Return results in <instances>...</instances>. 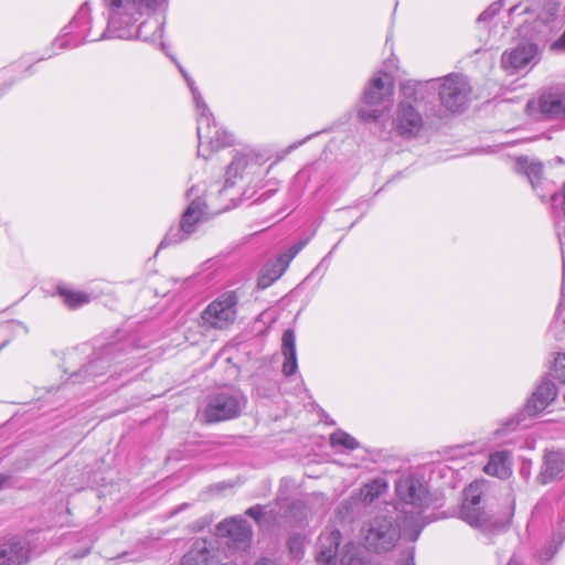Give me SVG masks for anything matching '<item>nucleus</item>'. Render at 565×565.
I'll return each mask as SVG.
<instances>
[{
	"instance_id": "obj_30",
	"label": "nucleus",
	"mask_w": 565,
	"mask_h": 565,
	"mask_svg": "<svg viewBox=\"0 0 565 565\" xmlns=\"http://www.w3.org/2000/svg\"><path fill=\"white\" fill-rule=\"evenodd\" d=\"M387 488V484L382 479H375L365 484L360 492L362 501L367 504L379 498Z\"/></svg>"
},
{
	"instance_id": "obj_51",
	"label": "nucleus",
	"mask_w": 565,
	"mask_h": 565,
	"mask_svg": "<svg viewBox=\"0 0 565 565\" xmlns=\"http://www.w3.org/2000/svg\"><path fill=\"white\" fill-rule=\"evenodd\" d=\"M15 324L21 328L23 327L21 322H17Z\"/></svg>"
},
{
	"instance_id": "obj_50",
	"label": "nucleus",
	"mask_w": 565,
	"mask_h": 565,
	"mask_svg": "<svg viewBox=\"0 0 565 565\" xmlns=\"http://www.w3.org/2000/svg\"><path fill=\"white\" fill-rule=\"evenodd\" d=\"M221 565H237V564H235V563H233V562H227V563H223V564H221Z\"/></svg>"
},
{
	"instance_id": "obj_41",
	"label": "nucleus",
	"mask_w": 565,
	"mask_h": 565,
	"mask_svg": "<svg viewBox=\"0 0 565 565\" xmlns=\"http://www.w3.org/2000/svg\"><path fill=\"white\" fill-rule=\"evenodd\" d=\"M531 470H532V461L524 460L520 467L519 473L525 481H527L531 477Z\"/></svg>"
},
{
	"instance_id": "obj_19",
	"label": "nucleus",
	"mask_w": 565,
	"mask_h": 565,
	"mask_svg": "<svg viewBox=\"0 0 565 565\" xmlns=\"http://www.w3.org/2000/svg\"><path fill=\"white\" fill-rule=\"evenodd\" d=\"M220 563V551L215 542L198 539L182 556L180 565H217Z\"/></svg>"
},
{
	"instance_id": "obj_29",
	"label": "nucleus",
	"mask_w": 565,
	"mask_h": 565,
	"mask_svg": "<svg viewBox=\"0 0 565 565\" xmlns=\"http://www.w3.org/2000/svg\"><path fill=\"white\" fill-rule=\"evenodd\" d=\"M58 295L62 297L64 303L72 309H76L88 303L90 300L87 294L75 291L66 287H58Z\"/></svg>"
},
{
	"instance_id": "obj_43",
	"label": "nucleus",
	"mask_w": 565,
	"mask_h": 565,
	"mask_svg": "<svg viewBox=\"0 0 565 565\" xmlns=\"http://www.w3.org/2000/svg\"><path fill=\"white\" fill-rule=\"evenodd\" d=\"M338 247V244H335L331 250L328 253V255H326L322 260L319 263V265L315 268V270H319L322 266H328V263L330 260V257L331 255L333 254V252L337 249Z\"/></svg>"
},
{
	"instance_id": "obj_7",
	"label": "nucleus",
	"mask_w": 565,
	"mask_h": 565,
	"mask_svg": "<svg viewBox=\"0 0 565 565\" xmlns=\"http://www.w3.org/2000/svg\"><path fill=\"white\" fill-rule=\"evenodd\" d=\"M185 196L189 201V205L182 213L179 225L169 228L159 248L184 242L198 231L200 225L207 221L210 212L205 198V184L191 186L186 191Z\"/></svg>"
},
{
	"instance_id": "obj_14",
	"label": "nucleus",
	"mask_w": 565,
	"mask_h": 565,
	"mask_svg": "<svg viewBox=\"0 0 565 565\" xmlns=\"http://www.w3.org/2000/svg\"><path fill=\"white\" fill-rule=\"evenodd\" d=\"M128 344L125 342H109L100 348L96 358L92 360L79 373L72 375V382L75 383L83 375H90L93 377L105 374L111 366L125 364L120 371L125 369H132L136 363L131 360L135 358L128 356Z\"/></svg>"
},
{
	"instance_id": "obj_2",
	"label": "nucleus",
	"mask_w": 565,
	"mask_h": 565,
	"mask_svg": "<svg viewBox=\"0 0 565 565\" xmlns=\"http://www.w3.org/2000/svg\"><path fill=\"white\" fill-rule=\"evenodd\" d=\"M437 79H408L401 84V100L392 115L391 131L403 139H413L424 129V117L418 105L436 88Z\"/></svg>"
},
{
	"instance_id": "obj_8",
	"label": "nucleus",
	"mask_w": 565,
	"mask_h": 565,
	"mask_svg": "<svg viewBox=\"0 0 565 565\" xmlns=\"http://www.w3.org/2000/svg\"><path fill=\"white\" fill-rule=\"evenodd\" d=\"M487 490V481H473L465 489L463 501L460 508V519L481 532H492L503 525L502 521L497 520L484 505Z\"/></svg>"
},
{
	"instance_id": "obj_49",
	"label": "nucleus",
	"mask_w": 565,
	"mask_h": 565,
	"mask_svg": "<svg viewBox=\"0 0 565 565\" xmlns=\"http://www.w3.org/2000/svg\"><path fill=\"white\" fill-rule=\"evenodd\" d=\"M9 341H4L3 343L0 344V351L8 344Z\"/></svg>"
},
{
	"instance_id": "obj_34",
	"label": "nucleus",
	"mask_w": 565,
	"mask_h": 565,
	"mask_svg": "<svg viewBox=\"0 0 565 565\" xmlns=\"http://www.w3.org/2000/svg\"><path fill=\"white\" fill-rule=\"evenodd\" d=\"M561 250H563L561 248ZM563 256V282H562V298L561 302L557 307L555 320L556 322H561L565 326V245H564V252H562Z\"/></svg>"
},
{
	"instance_id": "obj_52",
	"label": "nucleus",
	"mask_w": 565,
	"mask_h": 565,
	"mask_svg": "<svg viewBox=\"0 0 565 565\" xmlns=\"http://www.w3.org/2000/svg\"><path fill=\"white\" fill-rule=\"evenodd\" d=\"M512 509H514V505L512 507ZM512 511H513V510H511V511L509 512V515H512Z\"/></svg>"
},
{
	"instance_id": "obj_18",
	"label": "nucleus",
	"mask_w": 565,
	"mask_h": 565,
	"mask_svg": "<svg viewBox=\"0 0 565 565\" xmlns=\"http://www.w3.org/2000/svg\"><path fill=\"white\" fill-rule=\"evenodd\" d=\"M237 302L238 297L235 291L223 292L204 309L203 321L215 329L228 327L236 319Z\"/></svg>"
},
{
	"instance_id": "obj_23",
	"label": "nucleus",
	"mask_w": 565,
	"mask_h": 565,
	"mask_svg": "<svg viewBox=\"0 0 565 565\" xmlns=\"http://www.w3.org/2000/svg\"><path fill=\"white\" fill-rule=\"evenodd\" d=\"M483 471L500 479L509 478L512 475V452L505 449L491 452Z\"/></svg>"
},
{
	"instance_id": "obj_33",
	"label": "nucleus",
	"mask_w": 565,
	"mask_h": 565,
	"mask_svg": "<svg viewBox=\"0 0 565 565\" xmlns=\"http://www.w3.org/2000/svg\"><path fill=\"white\" fill-rule=\"evenodd\" d=\"M178 67H179L180 73L182 74L184 81L186 82L189 89L191 90L194 105L198 106L202 103H205L201 93L199 92L193 78L188 74V72L181 65H178Z\"/></svg>"
},
{
	"instance_id": "obj_22",
	"label": "nucleus",
	"mask_w": 565,
	"mask_h": 565,
	"mask_svg": "<svg viewBox=\"0 0 565 565\" xmlns=\"http://www.w3.org/2000/svg\"><path fill=\"white\" fill-rule=\"evenodd\" d=\"M311 181L318 182L317 191L322 189L326 182V175L320 164H310L295 174L289 189L291 196H301L308 183Z\"/></svg>"
},
{
	"instance_id": "obj_44",
	"label": "nucleus",
	"mask_w": 565,
	"mask_h": 565,
	"mask_svg": "<svg viewBox=\"0 0 565 565\" xmlns=\"http://www.w3.org/2000/svg\"><path fill=\"white\" fill-rule=\"evenodd\" d=\"M398 565H415L414 561V547H412L406 555V558Z\"/></svg>"
},
{
	"instance_id": "obj_12",
	"label": "nucleus",
	"mask_w": 565,
	"mask_h": 565,
	"mask_svg": "<svg viewBox=\"0 0 565 565\" xmlns=\"http://www.w3.org/2000/svg\"><path fill=\"white\" fill-rule=\"evenodd\" d=\"M551 510L552 541L548 546L539 553L541 562L550 561L565 540V492L557 498L545 497L532 512L533 521L542 518Z\"/></svg>"
},
{
	"instance_id": "obj_40",
	"label": "nucleus",
	"mask_w": 565,
	"mask_h": 565,
	"mask_svg": "<svg viewBox=\"0 0 565 565\" xmlns=\"http://www.w3.org/2000/svg\"><path fill=\"white\" fill-rule=\"evenodd\" d=\"M246 514L250 518H253L257 523L260 522V518L263 516L264 514V508L260 507V505H254V507H250L247 511H246Z\"/></svg>"
},
{
	"instance_id": "obj_45",
	"label": "nucleus",
	"mask_w": 565,
	"mask_h": 565,
	"mask_svg": "<svg viewBox=\"0 0 565 565\" xmlns=\"http://www.w3.org/2000/svg\"><path fill=\"white\" fill-rule=\"evenodd\" d=\"M310 138H311V136H308L307 138H305V139H302V140L298 141V142H295V143L290 145V146L288 147V152H290V151H292V150L297 149L299 146L303 145V143H305L307 140H309Z\"/></svg>"
},
{
	"instance_id": "obj_47",
	"label": "nucleus",
	"mask_w": 565,
	"mask_h": 565,
	"mask_svg": "<svg viewBox=\"0 0 565 565\" xmlns=\"http://www.w3.org/2000/svg\"><path fill=\"white\" fill-rule=\"evenodd\" d=\"M469 447H470V448L476 449L477 451H483V450H486V448H487L486 444H482V445H480V446H477V445H470Z\"/></svg>"
},
{
	"instance_id": "obj_13",
	"label": "nucleus",
	"mask_w": 565,
	"mask_h": 565,
	"mask_svg": "<svg viewBox=\"0 0 565 565\" xmlns=\"http://www.w3.org/2000/svg\"><path fill=\"white\" fill-rule=\"evenodd\" d=\"M269 168L265 167L262 156L253 152H237L226 170L225 185L223 190L234 186L237 180L246 181L255 188L260 186L263 178L267 175Z\"/></svg>"
},
{
	"instance_id": "obj_32",
	"label": "nucleus",
	"mask_w": 565,
	"mask_h": 565,
	"mask_svg": "<svg viewBox=\"0 0 565 565\" xmlns=\"http://www.w3.org/2000/svg\"><path fill=\"white\" fill-rule=\"evenodd\" d=\"M550 374L561 383H565V353L555 355Z\"/></svg>"
},
{
	"instance_id": "obj_37",
	"label": "nucleus",
	"mask_w": 565,
	"mask_h": 565,
	"mask_svg": "<svg viewBox=\"0 0 565 565\" xmlns=\"http://www.w3.org/2000/svg\"><path fill=\"white\" fill-rule=\"evenodd\" d=\"M303 244L299 243L297 245L291 246L288 252L278 255L286 264L289 266L290 262L296 257V255L301 250Z\"/></svg>"
},
{
	"instance_id": "obj_39",
	"label": "nucleus",
	"mask_w": 565,
	"mask_h": 565,
	"mask_svg": "<svg viewBox=\"0 0 565 565\" xmlns=\"http://www.w3.org/2000/svg\"><path fill=\"white\" fill-rule=\"evenodd\" d=\"M288 546H289V550H290V553L295 556V557H300L302 555V550H301V544L300 542L298 541V539H290L288 541Z\"/></svg>"
},
{
	"instance_id": "obj_35",
	"label": "nucleus",
	"mask_w": 565,
	"mask_h": 565,
	"mask_svg": "<svg viewBox=\"0 0 565 565\" xmlns=\"http://www.w3.org/2000/svg\"><path fill=\"white\" fill-rule=\"evenodd\" d=\"M521 424V419L518 418H510L507 420L501 428H498L493 431V438L498 439L499 437L505 435L507 433H510L516 428Z\"/></svg>"
},
{
	"instance_id": "obj_11",
	"label": "nucleus",
	"mask_w": 565,
	"mask_h": 565,
	"mask_svg": "<svg viewBox=\"0 0 565 565\" xmlns=\"http://www.w3.org/2000/svg\"><path fill=\"white\" fill-rule=\"evenodd\" d=\"M247 405V397L236 387L227 386L209 396L202 416L206 423H218L238 417Z\"/></svg>"
},
{
	"instance_id": "obj_6",
	"label": "nucleus",
	"mask_w": 565,
	"mask_h": 565,
	"mask_svg": "<svg viewBox=\"0 0 565 565\" xmlns=\"http://www.w3.org/2000/svg\"><path fill=\"white\" fill-rule=\"evenodd\" d=\"M342 535L338 529L326 527L319 535L316 546V561L319 565H372L367 553L354 542L341 547Z\"/></svg>"
},
{
	"instance_id": "obj_26",
	"label": "nucleus",
	"mask_w": 565,
	"mask_h": 565,
	"mask_svg": "<svg viewBox=\"0 0 565 565\" xmlns=\"http://www.w3.org/2000/svg\"><path fill=\"white\" fill-rule=\"evenodd\" d=\"M552 207L555 217V230L559 246L564 250L565 245V184L559 193L552 195Z\"/></svg>"
},
{
	"instance_id": "obj_28",
	"label": "nucleus",
	"mask_w": 565,
	"mask_h": 565,
	"mask_svg": "<svg viewBox=\"0 0 565 565\" xmlns=\"http://www.w3.org/2000/svg\"><path fill=\"white\" fill-rule=\"evenodd\" d=\"M515 170L525 174L533 188L541 181L543 174L542 163L530 160L527 157H519L515 160Z\"/></svg>"
},
{
	"instance_id": "obj_25",
	"label": "nucleus",
	"mask_w": 565,
	"mask_h": 565,
	"mask_svg": "<svg viewBox=\"0 0 565 565\" xmlns=\"http://www.w3.org/2000/svg\"><path fill=\"white\" fill-rule=\"evenodd\" d=\"M281 353L285 358L282 364V373L286 376L294 375L298 370L297 351H296V335L295 331L287 329L281 338Z\"/></svg>"
},
{
	"instance_id": "obj_17",
	"label": "nucleus",
	"mask_w": 565,
	"mask_h": 565,
	"mask_svg": "<svg viewBox=\"0 0 565 565\" xmlns=\"http://www.w3.org/2000/svg\"><path fill=\"white\" fill-rule=\"evenodd\" d=\"M439 100L450 113L462 111L468 104L470 86L467 78L460 74H449L439 84Z\"/></svg>"
},
{
	"instance_id": "obj_42",
	"label": "nucleus",
	"mask_w": 565,
	"mask_h": 565,
	"mask_svg": "<svg viewBox=\"0 0 565 565\" xmlns=\"http://www.w3.org/2000/svg\"><path fill=\"white\" fill-rule=\"evenodd\" d=\"M254 565H282V564L279 563L276 558L262 557L258 561H256Z\"/></svg>"
},
{
	"instance_id": "obj_16",
	"label": "nucleus",
	"mask_w": 565,
	"mask_h": 565,
	"mask_svg": "<svg viewBox=\"0 0 565 565\" xmlns=\"http://www.w3.org/2000/svg\"><path fill=\"white\" fill-rule=\"evenodd\" d=\"M216 536L227 546L231 555H237L244 559L245 553L250 547L253 531L244 518L233 516L217 524Z\"/></svg>"
},
{
	"instance_id": "obj_31",
	"label": "nucleus",
	"mask_w": 565,
	"mask_h": 565,
	"mask_svg": "<svg viewBox=\"0 0 565 565\" xmlns=\"http://www.w3.org/2000/svg\"><path fill=\"white\" fill-rule=\"evenodd\" d=\"M330 444L333 448L342 447L348 450H354L359 448V441L343 430H338L331 434Z\"/></svg>"
},
{
	"instance_id": "obj_15",
	"label": "nucleus",
	"mask_w": 565,
	"mask_h": 565,
	"mask_svg": "<svg viewBox=\"0 0 565 565\" xmlns=\"http://www.w3.org/2000/svg\"><path fill=\"white\" fill-rule=\"evenodd\" d=\"M525 110L535 120L565 119V85L543 89L526 103Z\"/></svg>"
},
{
	"instance_id": "obj_36",
	"label": "nucleus",
	"mask_w": 565,
	"mask_h": 565,
	"mask_svg": "<svg viewBox=\"0 0 565 565\" xmlns=\"http://www.w3.org/2000/svg\"><path fill=\"white\" fill-rule=\"evenodd\" d=\"M501 9V4L499 2H494L489 6L478 17V22H486L495 17Z\"/></svg>"
},
{
	"instance_id": "obj_20",
	"label": "nucleus",
	"mask_w": 565,
	"mask_h": 565,
	"mask_svg": "<svg viewBox=\"0 0 565 565\" xmlns=\"http://www.w3.org/2000/svg\"><path fill=\"white\" fill-rule=\"evenodd\" d=\"M557 396L555 384L548 379H543L527 399L523 413L535 416L542 413Z\"/></svg>"
},
{
	"instance_id": "obj_3",
	"label": "nucleus",
	"mask_w": 565,
	"mask_h": 565,
	"mask_svg": "<svg viewBox=\"0 0 565 565\" xmlns=\"http://www.w3.org/2000/svg\"><path fill=\"white\" fill-rule=\"evenodd\" d=\"M116 39L108 31V23L103 26L102 21L95 22L88 2H84L71 22L63 28L61 34L51 44V53L42 55L38 61H44L58 54L63 50H71L88 42Z\"/></svg>"
},
{
	"instance_id": "obj_48",
	"label": "nucleus",
	"mask_w": 565,
	"mask_h": 565,
	"mask_svg": "<svg viewBox=\"0 0 565 565\" xmlns=\"http://www.w3.org/2000/svg\"><path fill=\"white\" fill-rule=\"evenodd\" d=\"M6 482V478L3 476H0V489L3 487Z\"/></svg>"
},
{
	"instance_id": "obj_38",
	"label": "nucleus",
	"mask_w": 565,
	"mask_h": 565,
	"mask_svg": "<svg viewBox=\"0 0 565 565\" xmlns=\"http://www.w3.org/2000/svg\"><path fill=\"white\" fill-rule=\"evenodd\" d=\"M303 244L299 243L297 245L291 246L288 252L278 255L286 264L289 266L290 262L296 257V255L301 250Z\"/></svg>"
},
{
	"instance_id": "obj_46",
	"label": "nucleus",
	"mask_w": 565,
	"mask_h": 565,
	"mask_svg": "<svg viewBox=\"0 0 565 565\" xmlns=\"http://www.w3.org/2000/svg\"><path fill=\"white\" fill-rule=\"evenodd\" d=\"M275 192H276V189H270V190L266 191L265 193H263L256 201L266 200V199L270 198Z\"/></svg>"
},
{
	"instance_id": "obj_1",
	"label": "nucleus",
	"mask_w": 565,
	"mask_h": 565,
	"mask_svg": "<svg viewBox=\"0 0 565 565\" xmlns=\"http://www.w3.org/2000/svg\"><path fill=\"white\" fill-rule=\"evenodd\" d=\"M168 0H102L108 31L120 40L156 43L162 39L163 23L153 14Z\"/></svg>"
},
{
	"instance_id": "obj_10",
	"label": "nucleus",
	"mask_w": 565,
	"mask_h": 565,
	"mask_svg": "<svg viewBox=\"0 0 565 565\" xmlns=\"http://www.w3.org/2000/svg\"><path fill=\"white\" fill-rule=\"evenodd\" d=\"M195 110L199 157L206 159L211 152L230 147L234 142L233 136L216 124L206 103L195 106Z\"/></svg>"
},
{
	"instance_id": "obj_24",
	"label": "nucleus",
	"mask_w": 565,
	"mask_h": 565,
	"mask_svg": "<svg viewBox=\"0 0 565 565\" xmlns=\"http://www.w3.org/2000/svg\"><path fill=\"white\" fill-rule=\"evenodd\" d=\"M28 548L18 539H11L0 544V565H25Z\"/></svg>"
},
{
	"instance_id": "obj_9",
	"label": "nucleus",
	"mask_w": 565,
	"mask_h": 565,
	"mask_svg": "<svg viewBox=\"0 0 565 565\" xmlns=\"http://www.w3.org/2000/svg\"><path fill=\"white\" fill-rule=\"evenodd\" d=\"M393 95L394 79L392 75L386 72L375 73L364 88L362 104L358 109L359 118L365 122L379 120L383 111L376 107L391 105Z\"/></svg>"
},
{
	"instance_id": "obj_21",
	"label": "nucleus",
	"mask_w": 565,
	"mask_h": 565,
	"mask_svg": "<svg viewBox=\"0 0 565 565\" xmlns=\"http://www.w3.org/2000/svg\"><path fill=\"white\" fill-rule=\"evenodd\" d=\"M565 469V454L559 450H547L544 454L541 470L536 476L540 484H548L558 479Z\"/></svg>"
},
{
	"instance_id": "obj_27",
	"label": "nucleus",
	"mask_w": 565,
	"mask_h": 565,
	"mask_svg": "<svg viewBox=\"0 0 565 565\" xmlns=\"http://www.w3.org/2000/svg\"><path fill=\"white\" fill-rule=\"evenodd\" d=\"M287 268L288 265L279 256L273 260H269L260 271L258 286L260 288L269 287L274 281L281 277Z\"/></svg>"
},
{
	"instance_id": "obj_5",
	"label": "nucleus",
	"mask_w": 565,
	"mask_h": 565,
	"mask_svg": "<svg viewBox=\"0 0 565 565\" xmlns=\"http://www.w3.org/2000/svg\"><path fill=\"white\" fill-rule=\"evenodd\" d=\"M398 507L385 504L362 527L360 536L364 541L365 548L375 553L392 550L401 537L409 541L405 534V526L409 531V524L403 520L401 524Z\"/></svg>"
},
{
	"instance_id": "obj_4",
	"label": "nucleus",
	"mask_w": 565,
	"mask_h": 565,
	"mask_svg": "<svg viewBox=\"0 0 565 565\" xmlns=\"http://www.w3.org/2000/svg\"><path fill=\"white\" fill-rule=\"evenodd\" d=\"M395 488L402 501L398 511L404 514L403 520L409 524V531L405 526L404 534L411 542H415L423 527L431 522L430 518L424 515L431 502L427 484L414 476H407L401 478Z\"/></svg>"
}]
</instances>
